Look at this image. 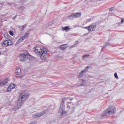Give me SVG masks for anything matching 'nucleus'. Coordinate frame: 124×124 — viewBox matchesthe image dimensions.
<instances>
[{
    "label": "nucleus",
    "instance_id": "obj_1",
    "mask_svg": "<svg viewBox=\"0 0 124 124\" xmlns=\"http://www.w3.org/2000/svg\"><path fill=\"white\" fill-rule=\"evenodd\" d=\"M34 51L37 55H40L41 59L43 61L47 59V53H48V49L47 48L36 46L34 48Z\"/></svg>",
    "mask_w": 124,
    "mask_h": 124
},
{
    "label": "nucleus",
    "instance_id": "obj_3",
    "mask_svg": "<svg viewBox=\"0 0 124 124\" xmlns=\"http://www.w3.org/2000/svg\"><path fill=\"white\" fill-rule=\"evenodd\" d=\"M59 113L62 117H65V116H67V112L65 111V106L64 105L62 104L60 105Z\"/></svg>",
    "mask_w": 124,
    "mask_h": 124
},
{
    "label": "nucleus",
    "instance_id": "obj_20",
    "mask_svg": "<svg viewBox=\"0 0 124 124\" xmlns=\"http://www.w3.org/2000/svg\"><path fill=\"white\" fill-rule=\"evenodd\" d=\"M90 56V55L87 54L83 56V59H86V58H88Z\"/></svg>",
    "mask_w": 124,
    "mask_h": 124
},
{
    "label": "nucleus",
    "instance_id": "obj_13",
    "mask_svg": "<svg viewBox=\"0 0 124 124\" xmlns=\"http://www.w3.org/2000/svg\"><path fill=\"white\" fill-rule=\"evenodd\" d=\"M66 48H67V46L65 45H62L60 46V49L61 50H65Z\"/></svg>",
    "mask_w": 124,
    "mask_h": 124
},
{
    "label": "nucleus",
    "instance_id": "obj_23",
    "mask_svg": "<svg viewBox=\"0 0 124 124\" xmlns=\"http://www.w3.org/2000/svg\"><path fill=\"white\" fill-rule=\"evenodd\" d=\"M114 76H115V78H116V79H118V74H117V73H115Z\"/></svg>",
    "mask_w": 124,
    "mask_h": 124
},
{
    "label": "nucleus",
    "instance_id": "obj_19",
    "mask_svg": "<svg viewBox=\"0 0 124 124\" xmlns=\"http://www.w3.org/2000/svg\"><path fill=\"white\" fill-rule=\"evenodd\" d=\"M3 86H4L3 81L2 80H0V87H3Z\"/></svg>",
    "mask_w": 124,
    "mask_h": 124
},
{
    "label": "nucleus",
    "instance_id": "obj_27",
    "mask_svg": "<svg viewBox=\"0 0 124 124\" xmlns=\"http://www.w3.org/2000/svg\"><path fill=\"white\" fill-rule=\"evenodd\" d=\"M121 23L123 24V23H124V18H122L121 19Z\"/></svg>",
    "mask_w": 124,
    "mask_h": 124
},
{
    "label": "nucleus",
    "instance_id": "obj_14",
    "mask_svg": "<svg viewBox=\"0 0 124 124\" xmlns=\"http://www.w3.org/2000/svg\"><path fill=\"white\" fill-rule=\"evenodd\" d=\"M74 18H75L74 17V15H73V14H72L71 15L68 16V18L69 20H72L73 19H74Z\"/></svg>",
    "mask_w": 124,
    "mask_h": 124
},
{
    "label": "nucleus",
    "instance_id": "obj_12",
    "mask_svg": "<svg viewBox=\"0 0 124 124\" xmlns=\"http://www.w3.org/2000/svg\"><path fill=\"white\" fill-rule=\"evenodd\" d=\"M73 14L74 15V18H79L81 16V13H75Z\"/></svg>",
    "mask_w": 124,
    "mask_h": 124
},
{
    "label": "nucleus",
    "instance_id": "obj_15",
    "mask_svg": "<svg viewBox=\"0 0 124 124\" xmlns=\"http://www.w3.org/2000/svg\"><path fill=\"white\" fill-rule=\"evenodd\" d=\"M84 72H85V71L82 70L79 74L78 77L79 78H82L83 77V75H84Z\"/></svg>",
    "mask_w": 124,
    "mask_h": 124
},
{
    "label": "nucleus",
    "instance_id": "obj_21",
    "mask_svg": "<svg viewBox=\"0 0 124 124\" xmlns=\"http://www.w3.org/2000/svg\"><path fill=\"white\" fill-rule=\"evenodd\" d=\"M24 76H25V74H22V75H21L20 76H18V78L19 79H22V78H23L24 77Z\"/></svg>",
    "mask_w": 124,
    "mask_h": 124
},
{
    "label": "nucleus",
    "instance_id": "obj_25",
    "mask_svg": "<svg viewBox=\"0 0 124 124\" xmlns=\"http://www.w3.org/2000/svg\"><path fill=\"white\" fill-rule=\"evenodd\" d=\"M26 27H27V24H25L24 25H23L22 26V28H23V29H25V28H26Z\"/></svg>",
    "mask_w": 124,
    "mask_h": 124
},
{
    "label": "nucleus",
    "instance_id": "obj_2",
    "mask_svg": "<svg viewBox=\"0 0 124 124\" xmlns=\"http://www.w3.org/2000/svg\"><path fill=\"white\" fill-rule=\"evenodd\" d=\"M29 97V94L26 93H22L19 98V99L17 101V106L13 108V110L15 111H16L17 110H19V108H21V106L24 104V102L28 99Z\"/></svg>",
    "mask_w": 124,
    "mask_h": 124
},
{
    "label": "nucleus",
    "instance_id": "obj_6",
    "mask_svg": "<svg viewBox=\"0 0 124 124\" xmlns=\"http://www.w3.org/2000/svg\"><path fill=\"white\" fill-rule=\"evenodd\" d=\"M28 36H29V33H26L24 36L20 37V39L17 41L16 44H19V43H21L22 41H24L25 39L28 38Z\"/></svg>",
    "mask_w": 124,
    "mask_h": 124
},
{
    "label": "nucleus",
    "instance_id": "obj_17",
    "mask_svg": "<svg viewBox=\"0 0 124 124\" xmlns=\"http://www.w3.org/2000/svg\"><path fill=\"white\" fill-rule=\"evenodd\" d=\"M3 81V83L4 84V85H6V84H7V83H8V79L7 78H6Z\"/></svg>",
    "mask_w": 124,
    "mask_h": 124
},
{
    "label": "nucleus",
    "instance_id": "obj_18",
    "mask_svg": "<svg viewBox=\"0 0 124 124\" xmlns=\"http://www.w3.org/2000/svg\"><path fill=\"white\" fill-rule=\"evenodd\" d=\"M81 82H82V83L81 84V86H86V81L84 80H81Z\"/></svg>",
    "mask_w": 124,
    "mask_h": 124
},
{
    "label": "nucleus",
    "instance_id": "obj_10",
    "mask_svg": "<svg viewBox=\"0 0 124 124\" xmlns=\"http://www.w3.org/2000/svg\"><path fill=\"white\" fill-rule=\"evenodd\" d=\"M15 88V84H11L9 85V87L7 88V92L9 93V92L11 91V90H13Z\"/></svg>",
    "mask_w": 124,
    "mask_h": 124
},
{
    "label": "nucleus",
    "instance_id": "obj_9",
    "mask_svg": "<svg viewBox=\"0 0 124 124\" xmlns=\"http://www.w3.org/2000/svg\"><path fill=\"white\" fill-rule=\"evenodd\" d=\"M45 114V111H43L42 112H38L34 115H33V118H39L40 117H42Z\"/></svg>",
    "mask_w": 124,
    "mask_h": 124
},
{
    "label": "nucleus",
    "instance_id": "obj_22",
    "mask_svg": "<svg viewBox=\"0 0 124 124\" xmlns=\"http://www.w3.org/2000/svg\"><path fill=\"white\" fill-rule=\"evenodd\" d=\"M9 33H10V35H11L12 36H13V35H14V34H13V31H9Z\"/></svg>",
    "mask_w": 124,
    "mask_h": 124
},
{
    "label": "nucleus",
    "instance_id": "obj_16",
    "mask_svg": "<svg viewBox=\"0 0 124 124\" xmlns=\"http://www.w3.org/2000/svg\"><path fill=\"white\" fill-rule=\"evenodd\" d=\"M62 29L63 31H69V30H70V28H69V27L68 26L62 27Z\"/></svg>",
    "mask_w": 124,
    "mask_h": 124
},
{
    "label": "nucleus",
    "instance_id": "obj_5",
    "mask_svg": "<svg viewBox=\"0 0 124 124\" xmlns=\"http://www.w3.org/2000/svg\"><path fill=\"white\" fill-rule=\"evenodd\" d=\"M29 58H30V54H20L19 57V59L21 62H24L25 60H26L27 58L29 59Z\"/></svg>",
    "mask_w": 124,
    "mask_h": 124
},
{
    "label": "nucleus",
    "instance_id": "obj_29",
    "mask_svg": "<svg viewBox=\"0 0 124 124\" xmlns=\"http://www.w3.org/2000/svg\"><path fill=\"white\" fill-rule=\"evenodd\" d=\"M67 108H70V107H69V106H67Z\"/></svg>",
    "mask_w": 124,
    "mask_h": 124
},
{
    "label": "nucleus",
    "instance_id": "obj_8",
    "mask_svg": "<svg viewBox=\"0 0 124 124\" xmlns=\"http://www.w3.org/2000/svg\"><path fill=\"white\" fill-rule=\"evenodd\" d=\"M96 28V26L94 25H91L90 26L84 27L85 29H86L88 31H94Z\"/></svg>",
    "mask_w": 124,
    "mask_h": 124
},
{
    "label": "nucleus",
    "instance_id": "obj_24",
    "mask_svg": "<svg viewBox=\"0 0 124 124\" xmlns=\"http://www.w3.org/2000/svg\"><path fill=\"white\" fill-rule=\"evenodd\" d=\"M114 10V8L112 7L109 9V11L112 12Z\"/></svg>",
    "mask_w": 124,
    "mask_h": 124
},
{
    "label": "nucleus",
    "instance_id": "obj_26",
    "mask_svg": "<svg viewBox=\"0 0 124 124\" xmlns=\"http://www.w3.org/2000/svg\"><path fill=\"white\" fill-rule=\"evenodd\" d=\"M64 102V99H62V103H63Z\"/></svg>",
    "mask_w": 124,
    "mask_h": 124
},
{
    "label": "nucleus",
    "instance_id": "obj_11",
    "mask_svg": "<svg viewBox=\"0 0 124 124\" xmlns=\"http://www.w3.org/2000/svg\"><path fill=\"white\" fill-rule=\"evenodd\" d=\"M22 73V70H21V68L17 67L16 68V73L17 75H20L21 73Z\"/></svg>",
    "mask_w": 124,
    "mask_h": 124
},
{
    "label": "nucleus",
    "instance_id": "obj_4",
    "mask_svg": "<svg viewBox=\"0 0 124 124\" xmlns=\"http://www.w3.org/2000/svg\"><path fill=\"white\" fill-rule=\"evenodd\" d=\"M116 112V108L114 106H110L108 109L107 110L106 114H108L109 115H112L115 114Z\"/></svg>",
    "mask_w": 124,
    "mask_h": 124
},
{
    "label": "nucleus",
    "instance_id": "obj_7",
    "mask_svg": "<svg viewBox=\"0 0 124 124\" xmlns=\"http://www.w3.org/2000/svg\"><path fill=\"white\" fill-rule=\"evenodd\" d=\"M10 45H12V41H11V40H5L2 43V46H3L4 47L10 46Z\"/></svg>",
    "mask_w": 124,
    "mask_h": 124
},
{
    "label": "nucleus",
    "instance_id": "obj_28",
    "mask_svg": "<svg viewBox=\"0 0 124 124\" xmlns=\"http://www.w3.org/2000/svg\"><path fill=\"white\" fill-rule=\"evenodd\" d=\"M13 19H16V17H14V18H13Z\"/></svg>",
    "mask_w": 124,
    "mask_h": 124
}]
</instances>
